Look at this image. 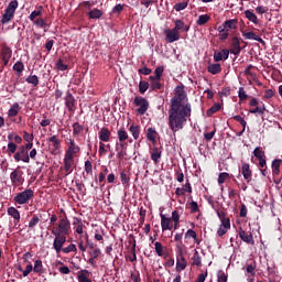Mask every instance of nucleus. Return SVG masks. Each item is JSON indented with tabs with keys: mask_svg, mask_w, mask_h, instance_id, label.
I'll return each mask as SVG.
<instances>
[{
	"mask_svg": "<svg viewBox=\"0 0 282 282\" xmlns=\"http://www.w3.org/2000/svg\"><path fill=\"white\" fill-rule=\"evenodd\" d=\"M281 164H282V160L281 159H274L271 163V167H272V173L274 175H281Z\"/></svg>",
	"mask_w": 282,
	"mask_h": 282,
	"instance_id": "nucleus-28",
	"label": "nucleus"
},
{
	"mask_svg": "<svg viewBox=\"0 0 282 282\" xmlns=\"http://www.w3.org/2000/svg\"><path fill=\"white\" fill-rule=\"evenodd\" d=\"M147 138L148 140H150V142H152V144H155L156 138H158V131H155V129L153 128H148Z\"/></svg>",
	"mask_w": 282,
	"mask_h": 282,
	"instance_id": "nucleus-31",
	"label": "nucleus"
},
{
	"mask_svg": "<svg viewBox=\"0 0 282 282\" xmlns=\"http://www.w3.org/2000/svg\"><path fill=\"white\" fill-rule=\"evenodd\" d=\"M227 180H230V174H228L227 172H223L218 175V184L221 185L227 182Z\"/></svg>",
	"mask_w": 282,
	"mask_h": 282,
	"instance_id": "nucleus-49",
	"label": "nucleus"
},
{
	"mask_svg": "<svg viewBox=\"0 0 282 282\" xmlns=\"http://www.w3.org/2000/svg\"><path fill=\"white\" fill-rule=\"evenodd\" d=\"M230 230V220H224L217 230L218 237H224Z\"/></svg>",
	"mask_w": 282,
	"mask_h": 282,
	"instance_id": "nucleus-23",
	"label": "nucleus"
},
{
	"mask_svg": "<svg viewBox=\"0 0 282 282\" xmlns=\"http://www.w3.org/2000/svg\"><path fill=\"white\" fill-rule=\"evenodd\" d=\"M210 21V17L208 14L198 15V20L196 21L197 25H206V22Z\"/></svg>",
	"mask_w": 282,
	"mask_h": 282,
	"instance_id": "nucleus-44",
	"label": "nucleus"
},
{
	"mask_svg": "<svg viewBox=\"0 0 282 282\" xmlns=\"http://www.w3.org/2000/svg\"><path fill=\"white\" fill-rule=\"evenodd\" d=\"M23 69H25V65H23L22 62H17L13 65V72H17V74L19 76H21V74H23Z\"/></svg>",
	"mask_w": 282,
	"mask_h": 282,
	"instance_id": "nucleus-41",
	"label": "nucleus"
},
{
	"mask_svg": "<svg viewBox=\"0 0 282 282\" xmlns=\"http://www.w3.org/2000/svg\"><path fill=\"white\" fill-rule=\"evenodd\" d=\"M85 172L88 175H91L94 173V165H91V161H85Z\"/></svg>",
	"mask_w": 282,
	"mask_h": 282,
	"instance_id": "nucleus-55",
	"label": "nucleus"
},
{
	"mask_svg": "<svg viewBox=\"0 0 282 282\" xmlns=\"http://www.w3.org/2000/svg\"><path fill=\"white\" fill-rule=\"evenodd\" d=\"M207 72H209V74H213L214 76L219 74L221 72V64H209L207 66Z\"/></svg>",
	"mask_w": 282,
	"mask_h": 282,
	"instance_id": "nucleus-32",
	"label": "nucleus"
},
{
	"mask_svg": "<svg viewBox=\"0 0 282 282\" xmlns=\"http://www.w3.org/2000/svg\"><path fill=\"white\" fill-rule=\"evenodd\" d=\"M238 98L239 100H246L248 98V94H246V89H243V87L239 88Z\"/></svg>",
	"mask_w": 282,
	"mask_h": 282,
	"instance_id": "nucleus-57",
	"label": "nucleus"
},
{
	"mask_svg": "<svg viewBox=\"0 0 282 282\" xmlns=\"http://www.w3.org/2000/svg\"><path fill=\"white\" fill-rule=\"evenodd\" d=\"M47 142H50L48 147H51V153L52 155H56V152L58 149H61V140L58 139V135L53 134L47 139Z\"/></svg>",
	"mask_w": 282,
	"mask_h": 282,
	"instance_id": "nucleus-7",
	"label": "nucleus"
},
{
	"mask_svg": "<svg viewBox=\"0 0 282 282\" xmlns=\"http://www.w3.org/2000/svg\"><path fill=\"white\" fill-rule=\"evenodd\" d=\"M241 174H242L243 180H246V182L248 184H250V182H252V171L250 170V164L242 163Z\"/></svg>",
	"mask_w": 282,
	"mask_h": 282,
	"instance_id": "nucleus-13",
	"label": "nucleus"
},
{
	"mask_svg": "<svg viewBox=\"0 0 282 282\" xmlns=\"http://www.w3.org/2000/svg\"><path fill=\"white\" fill-rule=\"evenodd\" d=\"M19 271L22 272V275L23 276H29V274L31 272H34V268L32 265V263H29L26 267H25V270H23L21 267L19 268Z\"/></svg>",
	"mask_w": 282,
	"mask_h": 282,
	"instance_id": "nucleus-43",
	"label": "nucleus"
},
{
	"mask_svg": "<svg viewBox=\"0 0 282 282\" xmlns=\"http://www.w3.org/2000/svg\"><path fill=\"white\" fill-rule=\"evenodd\" d=\"M100 158L107 155V148L105 142H99V151H98Z\"/></svg>",
	"mask_w": 282,
	"mask_h": 282,
	"instance_id": "nucleus-56",
	"label": "nucleus"
},
{
	"mask_svg": "<svg viewBox=\"0 0 282 282\" xmlns=\"http://www.w3.org/2000/svg\"><path fill=\"white\" fill-rule=\"evenodd\" d=\"M134 105L135 107H139L137 109L138 116H144L147 111H149V100L144 97L137 96L134 97Z\"/></svg>",
	"mask_w": 282,
	"mask_h": 282,
	"instance_id": "nucleus-5",
	"label": "nucleus"
},
{
	"mask_svg": "<svg viewBox=\"0 0 282 282\" xmlns=\"http://www.w3.org/2000/svg\"><path fill=\"white\" fill-rule=\"evenodd\" d=\"M39 221H41V218L39 217V215H33V217L29 221V226H28L29 229L34 230V228H36Z\"/></svg>",
	"mask_w": 282,
	"mask_h": 282,
	"instance_id": "nucleus-39",
	"label": "nucleus"
},
{
	"mask_svg": "<svg viewBox=\"0 0 282 282\" xmlns=\"http://www.w3.org/2000/svg\"><path fill=\"white\" fill-rule=\"evenodd\" d=\"M1 56L4 65H8L10 63V58H12V48L9 46H2L1 48Z\"/></svg>",
	"mask_w": 282,
	"mask_h": 282,
	"instance_id": "nucleus-19",
	"label": "nucleus"
},
{
	"mask_svg": "<svg viewBox=\"0 0 282 282\" xmlns=\"http://www.w3.org/2000/svg\"><path fill=\"white\" fill-rule=\"evenodd\" d=\"M120 180H121L123 185H128L129 184V176L127 175V173L121 172L120 173Z\"/></svg>",
	"mask_w": 282,
	"mask_h": 282,
	"instance_id": "nucleus-64",
	"label": "nucleus"
},
{
	"mask_svg": "<svg viewBox=\"0 0 282 282\" xmlns=\"http://www.w3.org/2000/svg\"><path fill=\"white\" fill-rule=\"evenodd\" d=\"M34 25H36L37 28H42V29H46L47 28V22H45V20L43 18H39L37 20H35Z\"/></svg>",
	"mask_w": 282,
	"mask_h": 282,
	"instance_id": "nucleus-53",
	"label": "nucleus"
},
{
	"mask_svg": "<svg viewBox=\"0 0 282 282\" xmlns=\"http://www.w3.org/2000/svg\"><path fill=\"white\" fill-rule=\"evenodd\" d=\"M15 162H24L25 164H30V154L25 147L21 145L18 152L14 154Z\"/></svg>",
	"mask_w": 282,
	"mask_h": 282,
	"instance_id": "nucleus-6",
	"label": "nucleus"
},
{
	"mask_svg": "<svg viewBox=\"0 0 282 282\" xmlns=\"http://www.w3.org/2000/svg\"><path fill=\"white\" fill-rule=\"evenodd\" d=\"M19 111H21V106H19V102L13 104L8 111L9 118H15V116H19Z\"/></svg>",
	"mask_w": 282,
	"mask_h": 282,
	"instance_id": "nucleus-29",
	"label": "nucleus"
},
{
	"mask_svg": "<svg viewBox=\"0 0 282 282\" xmlns=\"http://www.w3.org/2000/svg\"><path fill=\"white\" fill-rule=\"evenodd\" d=\"M253 155L254 158H257L258 160H262L263 158H265V152H263V149H261V147H257L253 150Z\"/></svg>",
	"mask_w": 282,
	"mask_h": 282,
	"instance_id": "nucleus-42",
	"label": "nucleus"
},
{
	"mask_svg": "<svg viewBox=\"0 0 282 282\" xmlns=\"http://www.w3.org/2000/svg\"><path fill=\"white\" fill-rule=\"evenodd\" d=\"M100 142H109L111 140V131L109 128H101L98 132Z\"/></svg>",
	"mask_w": 282,
	"mask_h": 282,
	"instance_id": "nucleus-20",
	"label": "nucleus"
},
{
	"mask_svg": "<svg viewBox=\"0 0 282 282\" xmlns=\"http://www.w3.org/2000/svg\"><path fill=\"white\" fill-rule=\"evenodd\" d=\"M90 257L93 259H98V257H100V254H102V252L100 251V249H94L93 251L89 252Z\"/></svg>",
	"mask_w": 282,
	"mask_h": 282,
	"instance_id": "nucleus-63",
	"label": "nucleus"
},
{
	"mask_svg": "<svg viewBox=\"0 0 282 282\" xmlns=\"http://www.w3.org/2000/svg\"><path fill=\"white\" fill-rule=\"evenodd\" d=\"M43 14V7H39L37 10L32 11L31 14L29 15L30 21L35 22L36 17H41Z\"/></svg>",
	"mask_w": 282,
	"mask_h": 282,
	"instance_id": "nucleus-37",
	"label": "nucleus"
},
{
	"mask_svg": "<svg viewBox=\"0 0 282 282\" xmlns=\"http://www.w3.org/2000/svg\"><path fill=\"white\" fill-rule=\"evenodd\" d=\"M239 237L241 241H245V243H249L250 246H254V238L250 232H246V230L240 229Z\"/></svg>",
	"mask_w": 282,
	"mask_h": 282,
	"instance_id": "nucleus-17",
	"label": "nucleus"
},
{
	"mask_svg": "<svg viewBox=\"0 0 282 282\" xmlns=\"http://www.w3.org/2000/svg\"><path fill=\"white\" fill-rule=\"evenodd\" d=\"M22 175H23V173L21 171L14 170L13 172H11V174H10L11 184L13 186H19V184H21L23 182Z\"/></svg>",
	"mask_w": 282,
	"mask_h": 282,
	"instance_id": "nucleus-14",
	"label": "nucleus"
},
{
	"mask_svg": "<svg viewBox=\"0 0 282 282\" xmlns=\"http://www.w3.org/2000/svg\"><path fill=\"white\" fill-rule=\"evenodd\" d=\"M242 36L246 39V41H257L258 43H261V45H265V41L261 39V36L257 35L253 31H242Z\"/></svg>",
	"mask_w": 282,
	"mask_h": 282,
	"instance_id": "nucleus-12",
	"label": "nucleus"
},
{
	"mask_svg": "<svg viewBox=\"0 0 282 282\" xmlns=\"http://www.w3.org/2000/svg\"><path fill=\"white\" fill-rule=\"evenodd\" d=\"M149 89V84H148V82H144V80H141L140 83H139V91L141 93V94H147V90Z\"/></svg>",
	"mask_w": 282,
	"mask_h": 282,
	"instance_id": "nucleus-52",
	"label": "nucleus"
},
{
	"mask_svg": "<svg viewBox=\"0 0 282 282\" xmlns=\"http://www.w3.org/2000/svg\"><path fill=\"white\" fill-rule=\"evenodd\" d=\"M89 19H100L102 17V11L99 9H93L88 12Z\"/></svg>",
	"mask_w": 282,
	"mask_h": 282,
	"instance_id": "nucleus-40",
	"label": "nucleus"
},
{
	"mask_svg": "<svg viewBox=\"0 0 282 282\" xmlns=\"http://www.w3.org/2000/svg\"><path fill=\"white\" fill-rule=\"evenodd\" d=\"M231 47H232L231 48V54H234L235 56L240 54L241 45H240V42H239V37H232Z\"/></svg>",
	"mask_w": 282,
	"mask_h": 282,
	"instance_id": "nucleus-27",
	"label": "nucleus"
},
{
	"mask_svg": "<svg viewBox=\"0 0 282 282\" xmlns=\"http://www.w3.org/2000/svg\"><path fill=\"white\" fill-rule=\"evenodd\" d=\"M54 237H69V232H72V223L67 217L59 219L58 224H55L51 230Z\"/></svg>",
	"mask_w": 282,
	"mask_h": 282,
	"instance_id": "nucleus-2",
	"label": "nucleus"
},
{
	"mask_svg": "<svg viewBox=\"0 0 282 282\" xmlns=\"http://www.w3.org/2000/svg\"><path fill=\"white\" fill-rule=\"evenodd\" d=\"M116 151H117V158L119 160H124V155H127V152L124 150H120V147L116 145Z\"/></svg>",
	"mask_w": 282,
	"mask_h": 282,
	"instance_id": "nucleus-58",
	"label": "nucleus"
},
{
	"mask_svg": "<svg viewBox=\"0 0 282 282\" xmlns=\"http://www.w3.org/2000/svg\"><path fill=\"white\" fill-rule=\"evenodd\" d=\"M174 29L180 34L181 32H188V30H191V26L186 25L184 21L177 19V20H174Z\"/></svg>",
	"mask_w": 282,
	"mask_h": 282,
	"instance_id": "nucleus-21",
	"label": "nucleus"
},
{
	"mask_svg": "<svg viewBox=\"0 0 282 282\" xmlns=\"http://www.w3.org/2000/svg\"><path fill=\"white\" fill-rule=\"evenodd\" d=\"M56 68L58 69V72H66L67 65H66V64H63V61L59 59V61L56 63Z\"/></svg>",
	"mask_w": 282,
	"mask_h": 282,
	"instance_id": "nucleus-61",
	"label": "nucleus"
},
{
	"mask_svg": "<svg viewBox=\"0 0 282 282\" xmlns=\"http://www.w3.org/2000/svg\"><path fill=\"white\" fill-rule=\"evenodd\" d=\"M154 250L158 257H163V259H166V257H169V252H166V249L164 248V246H162V242L160 241H156L154 243Z\"/></svg>",
	"mask_w": 282,
	"mask_h": 282,
	"instance_id": "nucleus-22",
	"label": "nucleus"
},
{
	"mask_svg": "<svg viewBox=\"0 0 282 282\" xmlns=\"http://www.w3.org/2000/svg\"><path fill=\"white\" fill-rule=\"evenodd\" d=\"M226 30H237V20L231 19L224 22Z\"/></svg>",
	"mask_w": 282,
	"mask_h": 282,
	"instance_id": "nucleus-38",
	"label": "nucleus"
},
{
	"mask_svg": "<svg viewBox=\"0 0 282 282\" xmlns=\"http://www.w3.org/2000/svg\"><path fill=\"white\" fill-rule=\"evenodd\" d=\"M117 137L120 142L121 149H124V142H127V140H129V132H127V130L124 128H120L117 131Z\"/></svg>",
	"mask_w": 282,
	"mask_h": 282,
	"instance_id": "nucleus-15",
	"label": "nucleus"
},
{
	"mask_svg": "<svg viewBox=\"0 0 282 282\" xmlns=\"http://www.w3.org/2000/svg\"><path fill=\"white\" fill-rule=\"evenodd\" d=\"M33 272L35 274H41L43 272V260L37 259L34 261Z\"/></svg>",
	"mask_w": 282,
	"mask_h": 282,
	"instance_id": "nucleus-34",
	"label": "nucleus"
},
{
	"mask_svg": "<svg viewBox=\"0 0 282 282\" xmlns=\"http://www.w3.org/2000/svg\"><path fill=\"white\" fill-rule=\"evenodd\" d=\"M171 221H173L174 224H180V212H172Z\"/></svg>",
	"mask_w": 282,
	"mask_h": 282,
	"instance_id": "nucleus-59",
	"label": "nucleus"
},
{
	"mask_svg": "<svg viewBox=\"0 0 282 282\" xmlns=\"http://www.w3.org/2000/svg\"><path fill=\"white\" fill-rule=\"evenodd\" d=\"M77 250L78 249L76 248V245L70 243L67 247L63 248L62 252H64V254H69V252H77Z\"/></svg>",
	"mask_w": 282,
	"mask_h": 282,
	"instance_id": "nucleus-48",
	"label": "nucleus"
},
{
	"mask_svg": "<svg viewBox=\"0 0 282 282\" xmlns=\"http://www.w3.org/2000/svg\"><path fill=\"white\" fill-rule=\"evenodd\" d=\"M192 111L193 109L188 102V97L186 95V90H184V86H176L174 96L171 99L167 121L173 133H177V131H182V129H184L186 122H188Z\"/></svg>",
	"mask_w": 282,
	"mask_h": 282,
	"instance_id": "nucleus-1",
	"label": "nucleus"
},
{
	"mask_svg": "<svg viewBox=\"0 0 282 282\" xmlns=\"http://www.w3.org/2000/svg\"><path fill=\"white\" fill-rule=\"evenodd\" d=\"M74 166V158L73 156H64V171L66 175H72Z\"/></svg>",
	"mask_w": 282,
	"mask_h": 282,
	"instance_id": "nucleus-18",
	"label": "nucleus"
},
{
	"mask_svg": "<svg viewBox=\"0 0 282 282\" xmlns=\"http://www.w3.org/2000/svg\"><path fill=\"white\" fill-rule=\"evenodd\" d=\"M150 156H151V160L153 162H155V164H158V162H160V160L162 158V151H160V149L154 147V148L150 149Z\"/></svg>",
	"mask_w": 282,
	"mask_h": 282,
	"instance_id": "nucleus-26",
	"label": "nucleus"
},
{
	"mask_svg": "<svg viewBox=\"0 0 282 282\" xmlns=\"http://www.w3.org/2000/svg\"><path fill=\"white\" fill-rule=\"evenodd\" d=\"M32 197H34V191L30 188L24 189L23 192L14 196V203L20 205L28 204V202H30Z\"/></svg>",
	"mask_w": 282,
	"mask_h": 282,
	"instance_id": "nucleus-4",
	"label": "nucleus"
},
{
	"mask_svg": "<svg viewBox=\"0 0 282 282\" xmlns=\"http://www.w3.org/2000/svg\"><path fill=\"white\" fill-rule=\"evenodd\" d=\"M217 282H228V274L224 270L217 272Z\"/></svg>",
	"mask_w": 282,
	"mask_h": 282,
	"instance_id": "nucleus-46",
	"label": "nucleus"
},
{
	"mask_svg": "<svg viewBox=\"0 0 282 282\" xmlns=\"http://www.w3.org/2000/svg\"><path fill=\"white\" fill-rule=\"evenodd\" d=\"M89 276V271L87 270H82L79 273H78V281L79 282H91V279L87 278Z\"/></svg>",
	"mask_w": 282,
	"mask_h": 282,
	"instance_id": "nucleus-35",
	"label": "nucleus"
},
{
	"mask_svg": "<svg viewBox=\"0 0 282 282\" xmlns=\"http://www.w3.org/2000/svg\"><path fill=\"white\" fill-rule=\"evenodd\" d=\"M76 153H80V147L76 144L74 139H68V148L66 150L65 156L67 158H74Z\"/></svg>",
	"mask_w": 282,
	"mask_h": 282,
	"instance_id": "nucleus-8",
	"label": "nucleus"
},
{
	"mask_svg": "<svg viewBox=\"0 0 282 282\" xmlns=\"http://www.w3.org/2000/svg\"><path fill=\"white\" fill-rule=\"evenodd\" d=\"M129 131L134 140L140 138V126L131 124Z\"/></svg>",
	"mask_w": 282,
	"mask_h": 282,
	"instance_id": "nucleus-33",
	"label": "nucleus"
},
{
	"mask_svg": "<svg viewBox=\"0 0 282 282\" xmlns=\"http://www.w3.org/2000/svg\"><path fill=\"white\" fill-rule=\"evenodd\" d=\"M186 8H188V2H178L174 6L176 12H182V10H186Z\"/></svg>",
	"mask_w": 282,
	"mask_h": 282,
	"instance_id": "nucleus-51",
	"label": "nucleus"
},
{
	"mask_svg": "<svg viewBox=\"0 0 282 282\" xmlns=\"http://www.w3.org/2000/svg\"><path fill=\"white\" fill-rule=\"evenodd\" d=\"M219 109H221V105L219 104H215L214 106H212L206 112L208 118H210V116H213L214 113H217Z\"/></svg>",
	"mask_w": 282,
	"mask_h": 282,
	"instance_id": "nucleus-45",
	"label": "nucleus"
},
{
	"mask_svg": "<svg viewBox=\"0 0 282 282\" xmlns=\"http://www.w3.org/2000/svg\"><path fill=\"white\" fill-rule=\"evenodd\" d=\"M176 248L181 254V258L176 261V272H183V270H186V265H188V263L186 262V258L182 256V245H176Z\"/></svg>",
	"mask_w": 282,
	"mask_h": 282,
	"instance_id": "nucleus-10",
	"label": "nucleus"
},
{
	"mask_svg": "<svg viewBox=\"0 0 282 282\" xmlns=\"http://www.w3.org/2000/svg\"><path fill=\"white\" fill-rule=\"evenodd\" d=\"M17 144L14 142H9L8 143V151L10 153V155H12V153H17Z\"/></svg>",
	"mask_w": 282,
	"mask_h": 282,
	"instance_id": "nucleus-62",
	"label": "nucleus"
},
{
	"mask_svg": "<svg viewBox=\"0 0 282 282\" xmlns=\"http://www.w3.org/2000/svg\"><path fill=\"white\" fill-rule=\"evenodd\" d=\"M161 228L162 231L165 232V230H173V225H171V218L166 217V215L161 214Z\"/></svg>",
	"mask_w": 282,
	"mask_h": 282,
	"instance_id": "nucleus-16",
	"label": "nucleus"
},
{
	"mask_svg": "<svg viewBox=\"0 0 282 282\" xmlns=\"http://www.w3.org/2000/svg\"><path fill=\"white\" fill-rule=\"evenodd\" d=\"M76 100L74 99V96L72 93L67 91L66 97H65V106L68 109V111H74V105Z\"/></svg>",
	"mask_w": 282,
	"mask_h": 282,
	"instance_id": "nucleus-25",
	"label": "nucleus"
},
{
	"mask_svg": "<svg viewBox=\"0 0 282 282\" xmlns=\"http://www.w3.org/2000/svg\"><path fill=\"white\" fill-rule=\"evenodd\" d=\"M158 89H162V84L160 80L151 82L150 91H156Z\"/></svg>",
	"mask_w": 282,
	"mask_h": 282,
	"instance_id": "nucleus-54",
	"label": "nucleus"
},
{
	"mask_svg": "<svg viewBox=\"0 0 282 282\" xmlns=\"http://www.w3.org/2000/svg\"><path fill=\"white\" fill-rule=\"evenodd\" d=\"M7 213L10 217L14 219L15 226L17 224H19V221H21V213H19V209H17L15 207H9Z\"/></svg>",
	"mask_w": 282,
	"mask_h": 282,
	"instance_id": "nucleus-24",
	"label": "nucleus"
},
{
	"mask_svg": "<svg viewBox=\"0 0 282 282\" xmlns=\"http://www.w3.org/2000/svg\"><path fill=\"white\" fill-rule=\"evenodd\" d=\"M164 34L167 43H175V41H180V33L174 28L172 30H165Z\"/></svg>",
	"mask_w": 282,
	"mask_h": 282,
	"instance_id": "nucleus-11",
	"label": "nucleus"
},
{
	"mask_svg": "<svg viewBox=\"0 0 282 282\" xmlns=\"http://www.w3.org/2000/svg\"><path fill=\"white\" fill-rule=\"evenodd\" d=\"M249 113H265V106H263L262 108L261 107H256L251 110H249Z\"/></svg>",
	"mask_w": 282,
	"mask_h": 282,
	"instance_id": "nucleus-60",
	"label": "nucleus"
},
{
	"mask_svg": "<svg viewBox=\"0 0 282 282\" xmlns=\"http://www.w3.org/2000/svg\"><path fill=\"white\" fill-rule=\"evenodd\" d=\"M66 241H67V238L63 236H55L53 241V249L57 254H59V252H63V246H65Z\"/></svg>",
	"mask_w": 282,
	"mask_h": 282,
	"instance_id": "nucleus-9",
	"label": "nucleus"
},
{
	"mask_svg": "<svg viewBox=\"0 0 282 282\" xmlns=\"http://www.w3.org/2000/svg\"><path fill=\"white\" fill-rule=\"evenodd\" d=\"M26 83H29V85H33V87H36L39 85V76L30 75L26 77Z\"/></svg>",
	"mask_w": 282,
	"mask_h": 282,
	"instance_id": "nucleus-47",
	"label": "nucleus"
},
{
	"mask_svg": "<svg viewBox=\"0 0 282 282\" xmlns=\"http://www.w3.org/2000/svg\"><path fill=\"white\" fill-rule=\"evenodd\" d=\"M245 17L246 19H248V21H251V23H253L254 25H259V18H257V14H254L252 11L246 10Z\"/></svg>",
	"mask_w": 282,
	"mask_h": 282,
	"instance_id": "nucleus-30",
	"label": "nucleus"
},
{
	"mask_svg": "<svg viewBox=\"0 0 282 282\" xmlns=\"http://www.w3.org/2000/svg\"><path fill=\"white\" fill-rule=\"evenodd\" d=\"M18 8H19L18 0L10 1L8 7L4 10V13L2 14L0 23H2V25L10 23L14 19V13L17 12Z\"/></svg>",
	"mask_w": 282,
	"mask_h": 282,
	"instance_id": "nucleus-3",
	"label": "nucleus"
},
{
	"mask_svg": "<svg viewBox=\"0 0 282 282\" xmlns=\"http://www.w3.org/2000/svg\"><path fill=\"white\" fill-rule=\"evenodd\" d=\"M192 261H193V265H202V257L199 256V252L198 251H195L193 258H192Z\"/></svg>",
	"mask_w": 282,
	"mask_h": 282,
	"instance_id": "nucleus-50",
	"label": "nucleus"
},
{
	"mask_svg": "<svg viewBox=\"0 0 282 282\" xmlns=\"http://www.w3.org/2000/svg\"><path fill=\"white\" fill-rule=\"evenodd\" d=\"M85 131V126L80 124L79 122H75L73 124V134L80 135Z\"/></svg>",
	"mask_w": 282,
	"mask_h": 282,
	"instance_id": "nucleus-36",
	"label": "nucleus"
}]
</instances>
